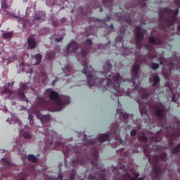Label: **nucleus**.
<instances>
[{"instance_id":"obj_1","label":"nucleus","mask_w":180,"mask_h":180,"mask_svg":"<svg viewBox=\"0 0 180 180\" xmlns=\"http://www.w3.org/2000/svg\"><path fill=\"white\" fill-rule=\"evenodd\" d=\"M84 70L82 73L86 75L89 86H98L102 91H111V96L119 98L123 95V91L120 89V84L122 82V76L119 73H111L112 65L109 62L105 63L103 67V71L100 72L101 75L105 77L106 79H101L95 77V72L91 66L88 67L86 62H82Z\"/></svg>"},{"instance_id":"obj_2","label":"nucleus","mask_w":180,"mask_h":180,"mask_svg":"<svg viewBox=\"0 0 180 180\" xmlns=\"http://www.w3.org/2000/svg\"><path fill=\"white\" fill-rule=\"evenodd\" d=\"M49 92V96L51 101H55V112H60L65 108L66 105L70 103V97L67 96H59L58 94L50 89L46 90Z\"/></svg>"},{"instance_id":"obj_3","label":"nucleus","mask_w":180,"mask_h":180,"mask_svg":"<svg viewBox=\"0 0 180 180\" xmlns=\"http://www.w3.org/2000/svg\"><path fill=\"white\" fill-rule=\"evenodd\" d=\"M139 68H140V66L139 65V64H134L131 68V74H132L131 82H130V80H125L124 82H127V84L133 85L131 93H130V89H128L126 93V95H127L128 96H130L131 98H133V93L134 92H139V93L144 92L143 89H139V84L136 85V82H134L136 81V79H137V73L139 72Z\"/></svg>"},{"instance_id":"obj_4","label":"nucleus","mask_w":180,"mask_h":180,"mask_svg":"<svg viewBox=\"0 0 180 180\" xmlns=\"http://www.w3.org/2000/svg\"><path fill=\"white\" fill-rule=\"evenodd\" d=\"M124 37V30L121 31L120 34L118 35L115 39V47H118L117 50H119L120 47V50L122 52H120L123 56H127V54H130L131 52L123 46V37Z\"/></svg>"},{"instance_id":"obj_5","label":"nucleus","mask_w":180,"mask_h":180,"mask_svg":"<svg viewBox=\"0 0 180 180\" xmlns=\"http://www.w3.org/2000/svg\"><path fill=\"white\" fill-rule=\"evenodd\" d=\"M146 33V30L141 29L140 27H136L135 28V37H136V46L137 49L141 48V41H143V37H144V34Z\"/></svg>"},{"instance_id":"obj_6","label":"nucleus","mask_w":180,"mask_h":180,"mask_svg":"<svg viewBox=\"0 0 180 180\" xmlns=\"http://www.w3.org/2000/svg\"><path fill=\"white\" fill-rule=\"evenodd\" d=\"M2 2L0 13L4 16V18H11V16H12V13H11V4H8L6 0H2Z\"/></svg>"},{"instance_id":"obj_7","label":"nucleus","mask_w":180,"mask_h":180,"mask_svg":"<svg viewBox=\"0 0 180 180\" xmlns=\"http://www.w3.org/2000/svg\"><path fill=\"white\" fill-rule=\"evenodd\" d=\"M79 48L77 42L72 41L66 47L68 56H75L78 52Z\"/></svg>"},{"instance_id":"obj_8","label":"nucleus","mask_w":180,"mask_h":180,"mask_svg":"<svg viewBox=\"0 0 180 180\" xmlns=\"http://www.w3.org/2000/svg\"><path fill=\"white\" fill-rule=\"evenodd\" d=\"M139 172L135 173V177H131L130 174H126L123 176H121L120 173L117 174V178H115L116 180H143L144 177L139 178V179H136L137 176H139Z\"/></svg>"},{"instance_id":"obj_9","label":"nucleus","mask_w":180,"mask_h":180,"mask_svg":"<svg viewBox=\"0 0 180 180\" xmlns=\"http://www.w3.org/2000/svg\"><path fill=\"white\" fill-rule=\"evenodd\" d=\"M48 132H43L46 136L45 138V143L46 144L47 147H50L53 144V137H54V131L49 130L46 129Z\"/></svg>"},{"instance_id":"obj_10","label":"nucleus","mask_w":180,"mask_h":180,"mask_svg":"<svg viewBox=\"0 0 180 180\" xmlns=\"http://www.w3.org/2000/svg\"><path fill=\"white\" fill-rule=\"evenodd\" d=\"M86 45L84 49H82V55L83 56H86L87 54H89V53H94V49L91 48V46H92V41L91 39H87L86 41Z\"/></svg>"},{"instance_id":"obj_11","label":"nucleus","mask_w":180,"mask_h":180,"mask_svg":"<svg viewBox=\"0 0 180 180\" xmlns=\"http://www.w3.org/2000/svg\"><path fill=\"white\" fill-rule=\"evenodd\" d=\"M156 110V116L159 117V119H162L164 117V115H165V110H164V105L162 104H159L157 106H155Z\"/></svg>"},{"instance_id":"obj_12","label":"nucleus","mask_w":180,"mask_h":180,"mask_svg":"<svg viewBox=\"0 0 180 180\" xmlns=\"http://www.w3.org/2000/svg\"><path fill=\"white\" fill-rule=\"evenodd\" d=\"M174 3L177 5V8L176 10H169V13L173 15V20L175 22V16L178 15V12L180 8V0H174Z\"/></svg>"},{"instance_id":"obj_13","label":"nucleus","mask_w":180,"mask_h":180,"mask_svg":"<svg viewBox=\"0 0 180 180\" xmlns=\"http://www.w3.org/2000/svg\"><path fill=\"white\" fill-rule=\"evenodd\" d=\"M50 119H51V117H50V115H44L41 119V122L43 124V126H50Z\"/></svg>"},{"instance_id":"obj_14","label":"nucleus","mask_w":180,"mask_h":180,"mask_svg":"<svg viewBox=\"0 0 180 180\" xmlns=\"http://www.w3.org/2000/svg\"><path fill=\"white\" fill-rule=\"evenodd\" d=\"M110 137L111 135L108 134H101L99 136L98 140L99 141H101V143H103L105 141H110Z\"/></svg>"},{"instance_id":"obj_15","label":"nucleus","mask_w":180,"mask_h":180,"mask_svg":"<svg viewBox=\"0 0 180 180\" xmlns=\"http://www.w3.org/2000/svg\"><path fill=\"white\" fill-rule=\"evenodd\" d=\"M8 94V99H13L16 96V92L15 91H12L11 90L9 89H5L4 91H1V94Z\"/></svg>"},{"instance_id":"obj_16","label":"nucleus","mask_w":180,"mask_h":180,"mask_svg":"<svg viewBox=\"0 0 180 180\" xmlns=\"http://www.w3.org/2000/svg\"><path fill=\"white\" fill-rule=\"evenodd\" d=\"M135 101H136L137 103H139V110L141 115H147V110L146 107H143V105L141 104L140 100L135 99Z\"/></svg>"},{"instance_id":"obj_17","label":"nucleus","mask_w":180,"mask_h":180,"mask_svg":"<svg viewBox=\"0 0 180 180\" xmlns=\"http://www.w3.org/2000/svg\"><path fill=\"white\" fill-rule=\"evenodd\" d=\"M20 89H22V91H26V89H29V88H31V89L33 90V88H32V86L30 85V83H23L21 82L20 84Z\"/></svg>"},{"instance_id":"obj_18","label":"nucleus","mask_w":180,"mask_h":180,"mask_svg":"<svg viewBox=\"0 0 180 180\" xmlns=\"http://www.w3.org/2000/svg\"><path fill=\"white\" fill-rule=\"evenodd\" d=\"M63 71L65 75H71V73L72 72V68H71L70 65H68L64 68H63Z\"/></svg>"},{"instance_id":"obj_19","label":"nucleus","mask_w":180,"mask_h":180,"mask_svg":"<svg viewBox=\"0 0 180 180\" xmlns=\"http://www.w3.org/2000/svg\"><path fill=\"white\" fill-rule=\"evenodd\" d=\"M27 41H28V46L30 49H34V47L37 46L36 41L32 38H29Z\"/></svg>"},{"instance_id":"obj_20","label":"nucleus","mask_w":180,"mask_h":180,"mask_svg":"<svg viewBox=\"0 0 180 180\" xmlns=\"http://www.w3.org/2000/svg\"><path fill=\"white\" fill-rule=\"evenodd\" d=\"M117 113L118 115H120V116H122V117L124 119H129V117H130V115L127 114V113H124L123 112V110L120 109V108H118L117 110Z\"/></svg>"},{"instance_id":"obj_21","label":"nucleus","mask_w":180,"mask_h":180,"mask_svg":"<svg viewBox=\"0 0 180 180\" xmlns=\"http://www.w3.org/2000/svg\"><path fill=\"white\" fill-rule=\"evenodd\" d=\"M150 82H153V86H157L160 82V77L158 76H155L153 79H150Z\"/></svg>"},{"instance_id":"obj_22","label":"nucleus","mask_w":180,"mask_h":180,"mask_svg":"<svg viewBox=\"0 0 180 180\" xmlns=\"http://www.w3.org/2000/svg\"><path fill=\"white\" fill-rule=\"evenodd\" d=\"M17 95L20 101H26L27 103H29V101L26 99V97L25 96V93L23 91L18 92Z\"/></svg>"},{"instance_id":"obj_23","label":"nucleus","mask_w":180,"mask_h":180,"mask_svg":"<svg viewBox=\"0 0 180 180\" xmlns=\"http://www.w3.org/2000/svg\"><path fill=\"white\" fill-rule=\"evenodd\" d=\"M18 23L22 25L23 27L27 25V20L25 17H22L18 19Z\"/></svg>"},{"instance_id":"obj_24","label":"nucleus","mask_w":180,"mask_h":180,"mask_svg":"<svg viewBox=\"0 0 180 180\" xmlns=\"http://www.w3.org/2000/svg\"><path fill=\"white\" fill-rule=\"evenodd\" d=\"M149 43L150 44H162V40L155 41V39L154 37H150L149 39Z\"/></svg>"},{"instance_id":"obj_25","label":"nucleus","mask_w":180,"mask_h":180,"mask_svg":"<svg viewBox=\"0 0 180 180\" xmlns=\"http://www.w3.org/2000/svg\"><path fill=\"white\" fill-rule=\"evenodd\" d=\"M28 160H29V161H31L32 162H37V158H36L33 155H29Z\"/></svg>"},{"instance_id":"obj_26","label":"nucleus","mask_w":180,"mask_h":180,"mask_svg":"<svg viewBox=\"0 0 180 180\" xmlns=\"http://www.w3.org/2000/svg\"><path fill=\"white\" fill-rule=\"evenodd\" d=\"M35 58L37 62L35 63V65H39V64H40V61H41V55L40 54H37L35 56Z\"/></svg>"},{"instance_id":"obj_27","label":"nucleus","mask_w":180,"mask_h":180,"mask_svg":"<svg viewBox=\"0 0 180 180\" xmlns=\"http://www.w3.org/2000/svg\"><path fill=\"white\" fill-rule=\"evenodd\" d=\"M15 120H17L15 123L19 126L18 130H20V131H23L25 130V127H22V122H20L18 118H15Z\"/></svg>"},{"instance_id":"obj_28","label":"nucleus","mask_w":180,"mask_h":180,"mask_svg":"<svg viewBox=\"0 0 180 180\" xmlns=\"http://www.w3.org/2000/svg\"><path fill=\"white\" fill-rule=\"evenodd\" d=\"M13 36L12 32H7L3 34L4 39H11Z\"/></svg>"},{"instance_id":"obj_29","label":"nucleus","mask_w":180,"mask_h":180,"mask_svg":"<svg viewBox=\"0 0 180 180\" xmlns=\"http://www.w3.org/2000/svg\"><path fill=\"white\" fill-rule=\"evenodd\" d=\"M14 60H16V57L15 56L9 57L7 59V64H11V63H13Z\"/></svg>"},{"instance_id":"obj_30","label":"nucleus","mask_w":180,"mask_h":180,"mask_svg":"<svg viewBox=\"0 0 180 180\" xmlns=\"http://www.w3.org/2000/svg\"><path fill=\"white\" fill-rule=\"evenodd\" d=\"M180 151V143L176 146V147L172 149V152L174 153H179Z\"/></svg>"},{"instance_id":"obj_31","label":"nucleus","mask_w":180,"mask_h":180,"mask_svg":"<svg viewBox=\"0 0 180 180\" xmlns=\"http://www.w3.org/2000/svg\"><path fill=\"white\" fill-rule=\"evenodd\" d=\"M32 138V134H30V132L25 131L24 133V139H31Z\"/></svg>"},{"instance_id":"obj_32","label":"nucleus","mask_w":180,"mask_h":180,"mask_svg":"<svg viewBox=\"0 0 180 180\" xmlns=\"http://www.w3.org/2000/svg\"><path fill=\"white\" fill-rule=\"evenodd\" d=\"M55 1L54 0H47L46 2V4L48 5V6H53L54 5Z\"/></svg>"},{"instance_id":"obj_33","label":"nucleus","mask_w":180,"mask_h":180,"mask_svg":"<svg viewBox=\"0 0 180 180\" xmlns=\"http://www.w3.org/2000/svg\"><path fill=\"white\" fill-rule=\"evenodd\" d=\"M153 94H146L143 93V95L141 96L142 99H147V98H149V96H151Z\"/></svg>"},{"instance_id":"obj_34","label":"nucleus","mask_w":180,"mask_h":180,"mask_svg":"<svg viewBox=\"0 0 180 180\" xmlns=\"http://www.w3.org/2000/svg\"><path fill=\"white\" fill-rule=\"evenodd\" d=\"M115 146H119V144H122V139L119 137H115Z\"/></svg>"},{"instance_id":"obj_35","label":"nucleus","mask_w":180,"mask_h":180,"mask_svg":"<svg viewBox=\"0 0 180 180\" xmlns=\"http://www.w3.org/2000/svg\"><path fill=\"white\" fill-rule=\"evenodd\" d=\"M152 70H158L160 65L155 63H153L151 65Z\"/></svg>"},{"instance_id":"obj_36","label":"nucleus","mask_w":180,"mask_h":180,"mask_svg":"<svg viewBox=\"0 0 180 180\" xmlns=\"http://www.w3.org/2000/svg\"><path fill=\"white\" fill-rule=\"evenodd\" d=\"M1 162H3L4 164V165H6V167H8V165H10L11 163L9 162V161L6 159H1Z\"/></svg>"},{"instance_id":"obj_37","label":"nucleus","mask_w":180,"mask_h":180,"mask_svg":"<svg viewBox=\"0 0 180 180\" xmlns=\"http://www.w3.org/2000/svg\"><path fill=\"white\" fill-rule=\"evenodd\" d=\"M46 57L48 60H51V58H54V53L53 52H51V53H48Z\"/></svg>"},{"instance_id":"obj_38","label":"nucleus","mask_w":180,"mask_h":180,"mask_svg":"<svg viewBox=\"0 0 180 180\" xmlns=\"http://www.w3.org/2000/svg\"><path fill=\"white\" fill-rule=\"evenodd\" d=\"M140 140H142V141H147V137H146V135L142 134L141 136H139Z\"/></svg>"},{"instance_id":"obj_39","label":"nucleus","mask_w":180,"mask_h":180,"mask_svg":"<svg viewBox=\"0 0 180 180\" xmlns=\"http://www.w3.org/2000/svg\"><path fill=\"white\" fill-rule=\"evenodd\" d=\"M98 49H103V50H107L108 49H109V47H108V45H106L105 46H103V45H101L99 46Z\"/></svg>"},{"instance_id":"obj_40","label":"nucleus","mask_w":180,"mask_h":180,"mask_svg":"<svg viewBox=\"0 0 180 180\" xmlns=\"http://www.w3.org/2000/svg\"><path fill=\"white\" fill-rule=\"evenodd\" d=\"M136 134H137V131H136V130L133 129L131 131V136H136Z\"/></svg>"},{"instance_id":"obj_41","label":"nucleus","mask_w":180,"mask_h":180,"mask_svg":"<svg viewBox=\"0 0 180 180\" xmlns=\"http://www.w3.org/2000/svg\"><path fill=\"white\" fill-rule=\"evenodd\" d=\"M61 40H63V38H58L55 39V41H56V43H60V41H61Z\"/></svg>"},{"instance_id":"obj_42","label":"nucleus","mask_w":180,"mask_h":180,"mask_svg":"<svg viewBox=\"0 0 180 180\" xmlns=\"http://www.w3.org/2000/svg\"><path fill=\"white\" fill-rule=\"evenodd\" d=\"M153 172H154V174H155V175H158V172H157L155 171V166L153 167Z\"/></svg>"},{"instance_id":"obj_43","label":"nucleus","mask_w":180,"mask_h":180,"mask_svg":"<svg viewBox=\"0 0 180 180\" xmlns=\"http://www.w3.org/2000/svg\"><path fill=\"white\" fill-rule=\"evenodd\" d=\"M28 118L30 119V120H33V116H32V115L30 114H29Z\"/></svg>"},{"instance_id":"obj_44","label":"nucleus","mask_w":180,"mask_h":180,"mask_svg":"<svg viewBox=\"0 0 180 180\" xmlns=\"http://www.w3.org/2000/svg\"><path fill=\"white\" fill-rule=\"evenodd\" d=\"M136 60L138 63H140L141 61H143L141 59H139V57H136Z\"/></svg>"},{"instance_id":"obj_45","label":"nucleus","mask_w":180,"mask_h":180,"mask_svg":"<svg viewBox=\"0 0 180 180\" xmlns=\"http://www.w3.org/2000/svg\"><path fill=\"white\" fill-rule=\"evenodd\" d=\"M58 179L63 180V175L59 174V175L58 176Z\"/></svg>"},{"instance_id":"obj_46","label":"nucleus","mask_w":180,"mask_h":180,"mask_svg":"<svg viewBox=\"0 0 180 180\" xmlns=\"http://www.w3.org/2000/svg\"><path fill=\"white\" fill-rule=\"evenodd\" d=\"M74 178H75V175L72 174L70 179V180H74Z\"/></svg>"},{"instance_id":"obj_47","label":"nucleus","mask_w":180,"mask_h":180,"mask_svg":"<svg viewBox=\"0 0 180 180\" xmlns=\"http://www.w3.org/2000/svg\"><path fill=\"white\" fill-rule=\"evenodd\" d=\"M96 161H97V158L96 157V158H95V160H94V161H92L93 165H95Z\"/></svg>"},{"instance_id":"obj_48","label":"nucleus","mask_w":180,"mask_h":180,"mask_svg":"<svg viewBox=\"0 0 180 180\" xmlns=\"http://www.w3.org/2000/svg\"><path fill=\"white\" fill-rule=\"evenodd\" d=\"M89 179H94V176H92V174H90L89 176Z\"/></svg>"},{"instance_id":"obj_49","label":"nucleus","mask_w":180,"mask_h":180,"mask_svg":"<svg viewBox=\"0 0 180 180\" xmlns=\"http://www.w3.org/2000/svg\"><path fill=\"white\" fill-rule=\"evenodd\" d=\"M164 60V58H160V64H162V63H164V61H162Z\"/></svg>"},{"instance_id":"obj_50","label":"nucleus","mask_w":180,"mask_h":180,"mask_svg":"<svg viewBox=\"0 0 180 180\" xmlns=\"http://www.w3.org/2000/svg\"><path fill=\"white\" fill-rule=\"evenodd\" d=\"M58 80V79L56 78V80H53V84H52V85H54V84H56V81Z\"/></svg>"},{"instance_id":"obj_51","label":"nucleus","mask_w":180,"mask_h":180,"mask_svg":"<svg viewBox=\"0 0 180 180\" xmlns=\"http://www.w3.org/2000/svg\"><path fill=\"white\" fill-rule=\"evenodd\" d=\"M172 101H173V102H175V96L174 95H173Z\"/></svg>"},{"instance_id":"obj_52","label":"nucleus","mask_w":180,"mask_h":180,"mask_svg":"<svg viewBox=\"0 0 180 180\" xmlns=\"http://www.w3.org/2000/svg\"><path fill=\"white\" fill-rule=\"evenodd\" d=\"M110 29H113V24H111V25H110Z\"/></svg>"},{"instance_id":"obj_53","label":"nucleus","mask_w":180,"mask_h":180,"mask_svg":"<svg viewBox=\"0 0 180 180\" xmlns=\"http://www.w3.org/2000/svg\"><path fill=\"white\" fill-rule=\"evenodd\" d=\"M83 137L84 138V141L86 140V135H83Z\"/></svg>"},{"instance_id":"obj_54","label":"nucleus","mask_w":180,"mask_h":180,"mask_svg":"<svg viewBox=\"0 0 180 180\" xmlns=\"http://www.w3.org/2000/svg\"><path fill=\"white\" fill-rule=\"evenodd\" d=\"M21 158H22V160H25L26 156H22Z\"/></svg>"},{"instance_id":"obj_55","label":"nucleus","mask_w":180,"mask_h":180,"mask_svg":"<svg viewBox=\"0 0 180 180\" xmlns=\"http://www.w3.org/2000/svg\"><path fill=\"white\" fill-rule=\"evenodd\" d=\"M18 154H22V152H20V150L18 149Z\"/></svg>"},{"instance_id":"obj_56","label":"nucleus","mask_w":180,"mask_h":180,"mask_svg":"<svg viewBox=\"0 0 180 180\" xmlns=\"http://www.w3.org/2000/svg\"><path fill=\"white\" fill-rule=\"evenodd\" d=\"M154 57H157V56H150V58H154Z\"/></svg>"},{"instance_id":"obj_57","label":"nucleus","mask_w":180,"mask_h":180,"mask_svg":"<svg viewBox=\"0 0 180 180\" xmlns=\"http://www.w3.org/2000/svg\"><path fill=\"white\" fill-rule=\"evenodd\" d=\"M13 84H15L14 82H13L11 83V86H13Z\"/></svg>"},{"instance_id":"obj_58","label":"nucleus","mask_w":180,"mask_h":180,"mask_svg":"<svg viewBox=\"0 0 180 180\" xmlns=\"http://www.w3.org/2000/svg\"><path fill=\"white\" fill-rule=\"evenodd\" d=\"M20 67H23V63L20 64Z\"/></svg>"},{"instance_id":"obj_59","label":"nucleus","mask_w":180,"mask_h":180,"mask_svg":"<svg viewBox=\"0 0 180 180\" xmlns=\"http://www.w3.org/2000/svg\"><path fill=\"white\" fill-rule=\"evenodd\" d=\"M131 53H134V54H136V52H134V51H133V49H132Z\"/></svg>"},{"instance_id":"obj_60","label":"nucleus","mask_w":180,"mask_h":180,"mask_svg":"<svg viewBox=\"0 0 180 180\" xmlns=\"http://www.w3.org/2000/svg\"><path fill=\"white\" fill-rule=\"evenodd\" d=\"M44 31H46V29H42V32H44Z\"/></svg>"},{"instance_id":"obj_61","label":"nucleus","mask_w":180,"mask_h":180,"mask_svg":"<svg viewBox=\"0 0 180 180\" xmlns=\"http://www.w3.org/2000/svg\"><path fill=\"white\" fill-rule=\"evenodd\" d=\"M143 57H144V56H140V58H143Z\"/></svg>"},{"instance_id":"obj_62","label":"nucleus","mask_w":180,"mask_h":180,"mask_svg":"<svg viewBox=\"0 0 180 180\" xmlns=\"http://www.w3.org/2000/svg\"><path fill=\"white\" fill-rule=\"evenodd\" d=\"M24 2H27V0H23Z\"/></svg>"},{"instance_id":"obj_63","label":"nucleus","mask_w":180,"mask_h":180,"mask_svg":"<svg viewBox=\"0 0 180 180\" xmlns=\"http://www.w3.org/2000/svg\"><path fill=\"white\" fill-rule=\"evenodd\" d=\"M102 11H103L102 8H101V9H100V12H102Z\"/></svg>"},{"instance_id":"obj_64","label":"nucleus","mask_w":180,"mask_h":180,"mask_svg":"<svg viewBox=\"0 0 180 180\" xmlns=\"http://www.w3.org/2000/svg\"><path fill=\"white\" fill-rule=\"evenodd\" d=\"M139 129H141V126H139Z\"/></svg>"}]
</instances>
